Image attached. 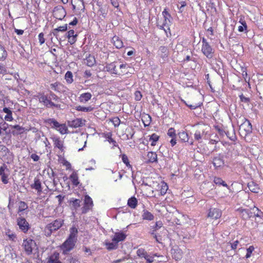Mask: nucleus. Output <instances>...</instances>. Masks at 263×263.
Here are the masks:
<instances>
[{"mask_svg": "<svg viewBox=\"0 0 263 263\" xmlns=\"http://www.w3.org/2000/svg\"><path fill=\"white\" fill-rule=\"evenodd\" d=\"M64 220L62 219H58L53 222L48 224L45 227V231L47 236H50L53 232L59 229L63 224Z\"/></svg>", "mask_w": 263, "mask_h": 263, "instance_id": "1", "label": "nucleus"}, {"mask_svg": "<svg viewBox=\"0 0 263 263\" xmlns=\"http://www.w3.org/2000/svg\"><path fill=\"white\" fill-rule=\"evenodd\" d=\"M76 242L77 241L75 240L67 238L61 246L62 253L64 255H67L69 252L74 248Z\"/></svg>", "mask_w": 263, "mask_h": 263, "instance_id": "2", "label": "nucleus"}, {"mask_svg": "<svg viewBox=\"0 0 263 263\" xmlns=\"http://www.w3.org/2000/svg\"><path fill=\"white\" fill-rule=\"evenodd\" d=\"M39 101L40 103H42L47 108L55 107L59 109H61V105L55 104L49 100V97L47 96L44 94H41L39 97Z\"/></svg>", "mask_w": 263, "mask_h": 263, "instance_id": "3", "label": "nucleus"}, {"mask_svg": "<svg viewBox=\"0 0 263 263\" xmlns=\"http://www.w3.org/2000/svg\"><path fill=\"white\" fill-rule=\"evenodd\" d=\"M241 123L239 126L240 129L243 130L245 132V136L251 134L252 132V126L250 121L246 118L243 117L241 119Z\"/></svg>", "mask_w": 263, "mask_h": 263, "instance_id": "4", "label": "nucleus"}, {"mask_svg": "<svg viewBox=\"0 0 263 263\" xmlns=\"http://www.w3.org/2000/svg\"><path fill=\"white\" fill-rule=\"evenodd\" d=\"M23 246L27 255L32 253L33 249L36 246V243L32 239H26L23 240Z\"/></svg>", "mask_w": 263, "mask_h": 263, "instance_id": "5", "label": "nucleus"}, {"mask_svg": "<svg viewBox=\"0 0 263 263\" xmlns=\"http://www.w3.org/2000/svg\"><path fill=\"white\" fill-rule=\"evenodd\" d=\"M17 224L20 230L24 233H27L30 229V226L26 219L23 217H19L16 219Z\"/></svg>", "mask_w": 263, "mask_h": 263, "instance_id": "6", "label": "nucleus"}, {"mask_svg": "<svg viewBox=\"0 0 263 263\" xmlns=\"http://www.w3.org/2000/svg\"><path fill=\"white\" fill-rule=\"evenodd\" d=\"M93 206V201L91 198L88 195L84 196V206L82 208V213L86 214L88 213Z\"/></svg>", "mask_w": 263, "mask_h": 263, "instance_id": "7", "label": "nucleus"}, {"mask_svg": "<svg viewBox=\"0 0 263 263\" xmlns=\"http://www.w3.org/2000/svg\"><path fill=\"white\" fill-rule=\"evenodd\" d=\"M12 129L2 132L0 137V143H4L7 145H10L12 143Z\"/></svg>", "mask_w": 263, "mask_h": 263, "instance_id": "8", "label": "nucleus"}, {"mask_svg": "<svg viewBox=\"0 0 263 263\" xmlns=\"http://www.w3.org/2000/svg\"><path fill=\"white\" fill-rule=\"evenodd\" d=\"M53 15L57 19L62 20L66 16V12L63 6H57L53 9Z\"/></svg>", "mask_w": 263, "mask_h": 263, "instance_id": "9", "label": "nucleus"}, {"mask_svg": "<svg viewBox=\"0 0 263 263\" xmlns=\"http://www.w3.org/2000/svg\"><path fill=\"white\" fill-rule=\"evenodd\" d=\"M116 64V62H113L109 63H106L105 66H104L102 69V71L105 72H108L111 74H118Z\"/></svg>", "mask_w": 263, "mask_h": 263, "instance_id": "10", "label": "nucleus"}, {"mask_svg": "<svg viewBox=\"0 0 263 263\" xmlns=\"http://www.w3.org/2000/svg\"><path fill=\"white\" fill-rule=\"evenodd\" d=\"M222 215V212L220 210L217 208H211L209 210L208 216L214 219H217L219 218Z\"/></svg>", "mask_w": 263, "mask_h": 263, "instance_id": "11", "label": "nucleus"}, {"mask_svg": "<svg viewBox=\"0 0 263 263\" xmlns=\"http://www.w3.org/2000/svg\"><path fill=\"white\" fill-rule=\"evenodd\" d=\"M201 51L207 58L211 59L213 57L214 50L209 44L202 45Z\"/></svg>", "mask_w": 263, "mask_h": 263, "instance_id": "12", "label": "nucleus"}, {"mask_svg": "<svg viewBox=\"0 0 263 263\" xmlns=\"http://www.w3.org/2000/svg\"><path fill=\"white\" fill-rule=\"evenodd\" d=\"M30 187L31 189L35 190L38 195H40L42 193V183L37 177L34 178V182L30 185Z\"/></svg>", "mask_w": 263, "mask_h": 263, "instance_id": "13", "label": "nucleus"}, {"mask_svg": "<svg viewBox=\"0 0 263 263\" xmlns=\"http://www.w3.org/2000/svg\"><path fill=\"white\" fill-rule=\"evenodd\" d=\"M51 139L53 142L54 147H57L61 153H64L65 148L64 146V141L61 140L60 137L58 136H53Z\"/></svg>", "mask_w": 263, "mask_h": 263, "instance_id": "14", "label": "nucleus"}, {"mask_svg": "<svg viewBox=\"0 0 263 263\" xmlns=\"http://www.w3.org/2000/svg\"><path fill=\"white\" fill-rule=\"evenodd\" d=\"M127 237V234L124 232L120 231L115 232L114 236L112 237V241H115L118 245L120 241L125 240Z\"/></svg>", "mask_w": 263, "mask_h": 263, "instance_id": "15", "label": "nucleus"}, {"mask_svg": "<svg viewBox=\"0 0 263 263\" xmlns=\"http://www.w3.org/2000/svg\"><path fill=\"white\" fill-rule=\"evenodd\" d=\"M178 136L181 142H187L190 145H192L193 144V139H190L189 135L186 132L184 131L180 132L178 133Z\"/></svg>", "mask_w": 263, "mask_h": 263, "instance_id": "16", "label": "nucleus"}, {"mask_svg": "<svg viewBox=\"0 0 263 263\" xmlns=\"http://www.w3.org/2000/svg\"><path fill=\"white\" fill-rule=\"evenodd\" d=\"M213 164L216 168L224 166L225 163L223 160V155L219 154L217 156L214 157L213 159Z\"/></svg>", "mask_w": 263, "mask_h": 263, "instance_id": "17", "label": "nucleus"}, {"mask_svg": "<svg viewBox=\"0 0 263 263\" xmlns=\"http://www.w3.org/2000/svg\"><path fill=\"white\" fill-rule=\"evenodd\" d=\"M50 88L55 91L63 93L66 91V87L62 83L56 82L50 85Z\"/></svg>", "mask_w": 263, "mask_h": 263, "instance_id": "18", "label": "nucleus"}, {"mask_svg": "<svg viewBox=\"0 0 263 263\" xmlns=\"http://www.w3.org/2000/svg\"><path fill=\"white\" fill-rule=\"evenodd\" d=\"M171 254L173 258L176 260H179L182 258V252L178 247L172 248L171 249Z\"/></svg>", "mask_w": 263, "mask_h": 263, "instance_id": "19", "label": "nucleus"}, {"mask_svg": "<svg viewBox=\"0 0 263 263\" xmlns=\"http://www.w3.org/2000/svg\"><path fill=\"white\" fill-rule=\"evenodd\" d=\"M164 21L163 23L168 26H171L172 23L173 17L170 13L168 12L166 8H165L162 12Z\"/></svg>", "mask_w": 263, "mask_h": 263, "instance_id": "20", "label": "nucleus"}, {"mask_svg": "<svg viewBox=\"0 0 263 263\" xmlns=\"http://www.w3.org/2000/svg\"><path fill=\"white\" fill-rule=\"evenodd\" d=\"M83 121L85 122V121L83 120ZM68 124L70 127L74 128L81 127L84 124L83 122V120L81 118H77L71 121H68Z\"/></svg>", "mask_w": 263, "mask_h": 263, "instance_id": "21", "label": "nucleus"}, {"mask_svg": "<svg viewBox=\"0 0 263 263\" xmlns=\"http://www.w3.org/2000/svg\"><path fill=\"white\" fill-rule=\"evenodd\" d=\"M71 5L72 10H81L84 8V2L83 0H72Z\"/></svg>", "mask_w": 263, "mask_h": 263, "instance_id": "22", "label": "nucleus"}, {"mask_svg": "<svg viewBox=\"0 0 263 263\" xmlns=\"http://www.w3.org/2000/svg\"><path fill=\"white\" fill-rule=\"evenodd\" d=\"M44 123L48 125L51 126V128L54 129H58L59 127L60 124L55 119L53 118H49L45 120Z\"/></svg>", "mask_w": 263, "mask_h": 263, "instance_id": "23", "label": "nucleus"}, {"mask_svg": "<svg viewBox=\"0 0 263 263\" xmlns=\"http://www.w3.org/2000/svg\"><path fill=\"white\" fill-rule=\"evenodd\" d=\"M238 210L240 212L242 218L244 220L249 219L252 216V213L249 209H239Z\"/></svg>", "mask_w": 263, "mask_h": 263, "instance_id": "24", "label": "nucleus"}, {"mask_svg": "<svg viewBox=\"0 0 263 263\" xmlns=\"http://www.w3.org/2000/svg\"><path fill=\"white\" fill-rule=\"evenodd\" d=\"M47 263H62V262L59 260V253L54 252L53 254L48 258Z\"/></svg>", "mask_w": 263, "mask_h": 263, "instance_id": "25", "label": "nucleus"}, {"mask_svg": "<svg viewBox=\"0 0 263 263\" xmlns=\"http://www.w3.org/2000/svg\"><path fill=\"white\" fill-rule=\"evenodd\" d=\"M92 97L90 92H85L80 95L79 97V101L81 103H85L91 99Z\"/></svg>", "mask_w": 263, "mask_h": 263, "instance_id": "26", "label": "nucleus"}, {"mask_svg": "<svg viewBox=\"0 0 263 263\" xmlns=\"http://www.w3.org/2000/svg\"><path fill=\"white\" fill-rule=\"evenodd\" d=\"M69 232H70V234H69L68 238L77 241L78 233V229L76 227L73 226L70 228Z\"/></svg>", "mask_w": 263, "mask_h": 263, "instance_id": "27", "label": "nucleus"}, {"mask_svg": "<svg viewBox=\"0 0 263 263\" xmlns=\"http://www.w3.org/2000/svg\"><path fill=\"white\" fill-rule=\"evenodd\" d=\"M12 133L13 135H17L23 133L24 128L19 125H15L11 126Z\"/></svg>", "mask_w": 263, "mask_h": 263, "instance_id": "28", "label": "nucleus"}, {"mask_svg": "<svg viewBox=\"0 0 263 263\" xmlns=\"http://www.w3.org/2000/svg\"><path fill=\"white\" fill-rule=\"evenodd\" d=\"M69 179L74 186H77L79 184L80 182L79 181L78 175L77 172H72L69 176Z\"/></svg>", "mask_w": 263, "mask_h": 263, "instance_id": "29", "label": "nucleus"}, {"mask_svg": "<svg viewBox=\"0 0 263 263\" xmlns=\"http://www.w3.org/2000/svg\"><path fill=\"white\" fill-rule=\"evenodd\" d=\"M159 55L164 60H165L168 57V49L165 46H160L159 49Z\"/></svg>", "mask_w": 263, "mask_h": 263, "instance_id": "30", "label": "nucleus"}, {"mask_svg": "<svg viewBox=\"0 0 263 263\" xmlns=\"http://www.w3.org/2000/svg\"><path fill=\"white\" fill-rule=\"evenodd\" d=\"M248 186L249 189V190L253 193H258L259 192V187L258 185L254 182H251L250 183H248Z\"/></svg>", "mask_w": 263, "mask_h": 263, "instance_id": "31", "label": "nucleus"}, {"mask_svg": "<svg viewBox=\"0 0 263 263\" xmlns=\"http://www.w3.org/2000/svg\"><path fill=\"white\" fill-rule=\"evenodd\" d=\"M138 204V200L134 196L129 198L127 201V205L132 209H135Z\"/></svg>", "mask_w": 263, "mask_h": 263, "instance_id": "32", "label": "nucleus"}, {"mask_svg": "<svg viewBox=\"0 0 263 263\" xmlns=\"http://www.w3.org/2000/svg\"><path fill=\"white\" fill-rule=\"evenodd\" d=\"M27 209H28V205H27V203L24 201H21L19 203V206H18V211H17L18 215L20 217H22V212H23L24 211H25V210H26Z\"/></svg>", "mask_w": 263, "mask_h": 263, "instance_id": "33", "label": "nucleus"}, {"mask_svg": "<svg viewBox=\"0 0 263 263\" xmlns=\"http://www.w3.org/2000/svg\"><path fill=\"white\" fill-rule=\"evenodd\" d=\"M112 41L114 42V46L118 49L121 48L123 46V44L122 41L121 39H119V37L117 36H114L112 37Z\"/></svg>", "mask_w": 263, "mask_h": 263, "instance_id": "34", "label": "nucleus"}, {"mask_svg": "<svg viewBox=\"0 0 263 263\" xmlns=\"http://www.w3.org/2000/svg\"><path fill=\"white\" fill-rule=\"evenodd\" d=\"M147 157L148 159V162L151 163L157 162V155L153 152L148 153Z\"/></svg>", "mask_w": 263, "mask_h": 263, "instance_id": "35", "label": "nucleus"}, {"mask_svg": "<svg viewBox=\"0 0 263 263\" xmlns=\"http://www.w3.org/2000/svg\"><path fill=\"white\" fill-rule=\"evenodd\" d=\"M67 263H80L79 258L77 255H68L66 257Z\"/></svg>", "mask_w": 263, "mask_h": 263, "instance_id": "36", "label": "nucleus"}, {"mask_svg": "<svg viewBox=\"0 0 263 263\" xmlns=\"http://www.w3.org/2000/svg\"><path fill=\"white\" fill-rule=\"evenodd\" d=\"M142 218L144 220H152L154 218V215L147 210H144L143 211Z\"/></svg>", "mask_w": 263, "mask_h": 263, "instance_id": "37", "label": "nucleus"}, {"mask_svg": "<svg viewBox=\"0 0 263 263\" xmlns=\"http://www.w3.org/2000/svg\"><path fill=\"white\" fill-rule=\"evenodd\" d=\"M81 200L79 199H72L70 200L71 208L72 210H77L81 206Z\"/></svg>", "mask_w": 263, "mask_h": 263, "instance_id": "38", "label": "nucleus"}, {"mask_svg": "<svg viewBox=\"0 0 263 263\" xmlns=\"http://www.w3.org/2000/svg\"><path fill=\"white\" fill-rule=\"evenodd\" d=\"M67 29V25L65 24V25L60 26L57 28H55L52 31L53 35L58 38V32L59 31H65Z\"/></svg>", "mask_w": 263, "mask_h": 263, "instance_id": "39", "label": "nucleus"}, {"mask_svg": "<svg viewBox=\"0 0 263 263\" xmlns=\"http://www.w3.org/2000/svg\"><path fill=\"white\" fill-rule=\"evenodd\" d=\"M105 245L106 249L109 251L116 250L118 247V245L115 241H113L112 242H106Z\"/></svg>", "mask_w": 263, "mask_h": 263, "instance_id": "40", "label": "nucleus"}, {"mask_svg": "<svg viewBox=\"0 0 263 263\" xmlns=\"http://www.w3.org/2000/svg\"><path fill=\"white\" fill-rule=\"evenodd\" d=\"M142 121L144 124V126H148L152 121V118L150 115L145 114L142 116Z\"/></svg>", "mask_w": 263, "mask_h": 263, "instance_id": "41", "label": "nucleus"}, {"mask_svg": "<svg viewBox=\"0 0 263 263\" xmlns=\"http://www.w3.org/2000/svg\"><path fill=\"white\" fill-rule=\"evenodd\" d=\"M85 60L87 65L89 67L93 66L96 63V60L95 57L90 55H89L88 57H87Z\"/></svg>", "mask_w": 263, "mask_h": 263, "instance_id": "42", "label": "nucleus"}, {"mask_svg": "<svg viewBox=\"0 0 263 263\" xmlns=\"http://www.w3.org/2000/svg\"><path fill=\"white\" fill-rule=\"evenodd\" d=\"M7 57V52L5 47L0 44V61L5 60Z\"/></svg>", "mask_w": 263, "mask_h": 263, "instance_id": "43", "label": "nucleus"}, {"mask_svg": "<svg viewBox=\"0 0 263 263\" xmlns=\"http://www.w3.org/2000/svg\"><path fill=\"white\" fill-rule=\"evenodd\" d=\"M76 109L79 111L90 112L93 110V108L91 106L85 107L82 106H77Z\"/></svg>", "mask_w": 263, "mask_h": 263, "instance_id": "44", "label": "nucleus"}, {"mask_svg": "<svg viewBox=\"0 0 263 263\" xmlns=\"http://www.w3.org/2000/svg\"><path fill=\"white\" fill-rule=\"evenodd\" d=\"M65 79L68 84H71L73 81L72 72L67 71L65 75Z\"/></svg>", "mask_w": 263, "mask_h": 263, "instance_id": "45", "label": "nucleus"}, {"mask_svg": "<svg viewBox=\"0 0 263 263\" xmlns=\"http://www.w3.org/2000/svg\"><path fill=\"white\" fill-rule=\"evenodd\" d=\"M122 160L123 162L126 165V166L131 170L133 171L132 166L130 164L129 161L128 160V158L127 156L125 154H122L121 155Z\"/></svg>", "mask_w": 263, "mask_h": 263, "instance_id": "46", "label": "nucleus"}, {"mask_svg": "<svg viewBox=\"0 0 263 263\" xmlns=\"http://www.w3.org/2000/svg\"><path fill=\"white\" fill-rule=\"evenodd\" d=\"M159 136L156 134L154 133L150 136L149 141H151V145L155 146L156 144V142L158 141Z\"/></svg>", "mask_w": 263, "mask_h": 263, "instance_id": "47", "label": "nucleus"}, {"mask_svg": "<svg viewBox=\"0 0 263 263\" xmlns=\"http://www.w3.org/2000/svg\"><path fill=\"white\" fill-rule=\"evenodd\" d=\"M56 130L63 135L67 133L68 128L65 124H60L59 127Z\"/></svg>", "mask_w": 263, "mask_h": 263, "instance_id": "48", "label": "nucleus"}, {"mask_svg": "<svg viewBox=\"0 0 263 263\" xmlns=\"http://www.w3.org/2000/svg\"><path fill=\"white\" fill-rule=\"evenodd\" d=\"M214 182L218 185H222L225 187H228L227 184L221 178L219 177H215L214 179Z\"/></svg>", "mask_w": 263, "mask_h": 263, "instance_id": "49", "label": "nucleus"}, {"mask_svg": "<svg viewBox=\"0 0 263 263\" xmlns=\"http://www.w3.org/2000/svg\"><path fill=\"white\" fill-rule=\"evenodd\" d=\"M105 137L107 139L108 142L109 143L112 144L114 145V146H118L116 141L111 138V135L110 133L107 134L106 135Z\"/></svg>", "mask_w": 263, "mask_h": 263, "instance_id": "50", "label": "nucleus"}, {"mask_svg": "<svg viewBox=\"0 0 263 263\" xmlns=\"http://www.w3.org/2000/svg\"><path fill=\"white\" fill-rule=\"evenodd\" d=\"M137 255L140 257L144 258L147 253L144 249L140 248L137 251Z\"/></svg>", "mask_w": 263, "mask_h": 263, "instance_id": "51", "label": "nucleus"}, {"mask_svg": "<svg viewBox=\"0 0 263 263\" xmlns=\"http://www.w3.org/2000/svg\"><path fill=\"white\" fill-rule=\"evenodd\" d=\"M213 69L219 76H222L221 72L223 71V69L221 68L219 63H216L215 65L213 66Z\"/></svg>", "mask_w": 263, "mask_h": 263, "instance_id": "52", "label": "nucleus"}, {"mask_svg": "<svg viewBox=\"0 0 263 263\" xmlns=\"http://www.w3.org/2000/svg\"><path fill=\"white\" fill-rule=\"evenodd\" d=\"M167 134L169 137L171 138L177 137V134H176L175 129L173 127H171L168 129Z\"/></svg>", "mask_w": 263, "mask_h": 263, "instance_id": "53", "label": "nucleus"}, {"mask_svg": "<svg viewBox=\"0 0 263 263\" xmlns=\"http://www.w3.org/2000/svg\"><path fill=\"white\" fill-rule=\"evenodd\" d=\"M167 190H168V186L166 184V183H163L161 185V187L160 189L161 195H162V196L166 194Z\"/></svg>", "mask_w": 263, "mask_h": 263, "instance_id": "54", "label": "nucleus"}, {"mask_svg": "<svg viewBox=\"0 0 263 263\" xmlns=\"http://www.w3.org/2000/svg\"><path fill=\"white\" fill-rule=\"evenodd\" d=\"M163 226L162 222L161 221H157L153 226H151L150 228L156 229V231L160 229Z\"/></svg>", "mask_w": 263, "mask_h": 263, "instance_id": "55", "label": "nucleus"}, {"mask_svg": "<svg viewBox=\"0 0 263 263\" xmlns=\"http://www.w3.org/2000/svg\"><path fill=\"white\" fill-rule=\"evenodd\" d=\"M6 235L8 236L9 240H11L13 241H15L16 238V235L13 233H10V231L9 230L6 232Z\"/></svg>", "mask_w": 263, "mask_h": 263, "instance_id": "56", "label": "nucleus"}, {"mask_svg": "<svg viewBox=\"0 0 263 263\" xmlns=\"http://www.w3.org/2000/svg\"><path fill=\"white\" fill-rule=\"evenodd\" d=\"M254 248L253 246H250L247 249V253L246 255V257L248 258L251 257V254L252 252L254 251Z\"/></svg>", "mask_w": 263, "mask_h": 263, "instance_id": "57", "label": "nucleus"}, {"mask_svg": "<svg viewBox=\"0 0 263 263\" xmlns=\"http://www.w3.org/2000/svg\"><path fill=\"white\" fill-rule=\"evenodd\" d=\"M49 99L51 101L53 100L55 101H58L60 99L59 97L52 91H50Z\"/></svg>", "mask_w": 263, "mask_h": 263, "instance_id": "58", "label": "nucleus"}, {"mask_svg": "<svg viewBox=\"0 0 263 263\" xmlns=\"http://www.w3.org/2000/svg\"><path fill=\"white\" fill-rule=\"evenodd\" d=\"M239 97L240 98V100L241 101V102H243V103H250V99L249 98H247L246 97H245L242 93H241V95H240L239 96Z\"/></svg>", "mask_w": 263, "mask_h": 263, "instance_id": "59", "label": "nucleus"}, {"mask_svg": "<svg viewBox=\"0 0 263 263\" xmlns=\"http://www.w3.org/2000/svg\"><path fill=\"white\" fill-rule=\"evenodd\" d=\"M0 176H1V181L4 184H6L8 183V175L5 173Z\"/></svg>", "mask_w": 263, "mask_h": 263, "instance_id": "60", "label": "nucleus"}, {"mask_svg": "<svg viewBox=\"0 0 263 263\" xmlns=\"http://www.w3.org/2000/svg\"><path fill=\"white\" fill-rule=\"evenodd\" d=\"M195 139L197 141H199L201 139V133L200 130H197L194 134Z\"/></svg>", "mask_w": 263, "mask_h": 263, "instance_id": "61", "label": "nucleus"}, {"mask_svg": "<svg viewBox=\"0 0 263 263\" xmlns=\"http://www.w3.org/2000/svg\"><path fill=\"white\" fill-rule=\"evenodd\" d=\"M44 34L43 32H41L39 33L38 35L39 43L40 45H42L45 43V39L44 38Z\"/></svg>", "mask_w": 263, "mask_h": 263, "instance_id": "62", "label": "nucleus"}, {"mask_svg": "<svg viewBox=\"0 0 263 263\" xmlns=\"http://www.w3.org/2000/svg\"><path fill=\"white\" fill-rule=\"evenodd\" d=\"M66 37H71L74 36H78L77 33H75V31L73 30H69L66 34Z\"/></svg>", "mask_w": 263, "mask_h": 263, "instance_id": "63", "label": "nucleus"}, {"mask_svg": "<svg viewBox=\"0 0 263 263\" xmlns=\"http://www.w3.org/2000/svg\"><path fill=\"white\" fill-rule=\"evenodd\" d=\"M146 261V263H153L154 261V258L153 257L147 254V255L144 258Z\"/></svg>", "mask_w": 263, "mask_h": 263, "instance_id": "64", "label": "nucleus"}]
</instances>
